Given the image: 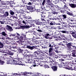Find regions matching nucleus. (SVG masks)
<instances>
[{"label": "nucleus", "instance_id": "1", "mask_svg": "<svg viewBox=\"0 0 76 76\" xmlns=\"http://www.w3.org/2000/svg\"><path fill=\"white\" fill-rule=\"evenodd\" d=\"M18 62L17 61V60H13V59L10 60L9 59L7 61V64H15V65H16V64H19V65H22V66H23V64H19L18 63Z\"/></svg>", "mask_w": 76, "mask_h": 76}, {"label": "nucleus", "instance_id": "2", "mask_svg": "<svg viewBox=\"0 0 76 76\" xmlns=\"http://www.w3.org/2000/svg\"><path fill=\"white\" fill-rule=\"evenodd\" d=\"M65 58H66V60H71L72 59V57H70V54L69 53L68 54H67L66 55H65Z\"/></svg>", "mask_w": 76, "mask_h": 76}, {"label": "nucleus", "instance_id": "3", "mask_svg": "<svg viewBox=\"0 0 76 76\" xmlns=\"http://www.w3.org/2000/svg\"><path fill=\"white\" fill-rule=\"evenodd\" d=\"M6 28L8 30V31H13L12 28L11 26H8V25L7 26Z\"/></svg>", "mask_w": 76, "mask_h": 76}, {"label": "nucleus", "instance_id": "4", "mask_svg": "<svg viewBox=\"0 0 76 76\" xmlns=\"http://www.w3.org/2000/svg\"><path fill=\"white\" fill-rule=\"evenodd\" d=\"M16 60H17V61H18V63H23V60L22 58H16Z\"/></svg>", "mask_w": 76, "mask_h": 76}, {"label": "nucleus", "instance_id": "5", "mask_svg": "<svg viewBox=\"0 0 76 76\" xmlns=\"http://www.w3.org/2000/svg\"><path fill=\"white\" fill-rule=\"evenodd\" d=\"M26 48H29V49H30L31 50H34V49L35 48V47L34 46L31 47L30 46H28L26 47Z\"/></svg>", "mask_w": 76, "mask_h": 76}, {"label": "nucleus", "instance_id": "6", "mask_svg": "<svg viewBox=\"0 0 76 76\" xmlns=\"http://www.w3.org/2000/svg\"><path fill=\"white\" fill-rule=\"evenodd\" d=\"M8 52H4L6 53H7L8 55H10V56H13V53L12 52H10V51H9V50H7Z\"/></svg>", "mask_w": 76, "mask_h": 76}, {"label": "nucleus", "instance_id": "7", "mask_svg": "<svg viewBox=\"0 0 76 76\" xmlns=\"http://www.w3.org/2000/svg\"><path fill=\"white\" fill-rule=\"evenodd\" d=\"M26 74H28L29 75H35V74L34 73H34H33L32 72H26L23 73V75L24 76H27V75H26ZM35 75H36V74Z\"/></svg>", "mask_w": 76, "mask_h": 76}, {"label": "nucleus", "instance_id": "8", "mask_svg": "<svg viewBox=\"0 0 76 76\" xmlns=\"http://www.w3.org/2000/svg\"><path fill=\"white\" fill-rule=\"evenodd\" d=\"M69 5L71 7H72V8H75L76 7V4H69Z\"/></svg>", "mask_w": 76, "mask_h": 76}, {"label": "nucleus", "instance_id": "9", "mask_svg": "<svg viewBox=\"0 0 76 76\" xmlns=\"http://www.w3.org/2000/svg\"><path fill=\"white\" fill-rule=\"evenodd\" d=\"M8 53L7 52V50H5V51L4 50L3 52V56H7V53Z\"/></svg>", "mask_w": 76, "mask_h": 76}, {"label": "nucleus", "instance_id": "10", "mask_svg": "<svg viewBox=\"0 0 76 76\" xmlns=\"http://www.w3.org/2000/svg\"><path fill=\"white\" fill-rule=\"evenodd\" d=\"M71 46H72V44L70 43H69L68 44H67V47L69 48V49H71Z\"/></svg>", "mask_w": 76, "mask_h": 76}, {"label": "nucleus", "instance_id": "11", "mask_svg": "<svg viewBox=\"0 0 76 76\" xmlns=\"http://www.w3.org/2000/svg\"><path fill=\"white\" fill-rule=\"evenodd\" d=\"M16 34H17V36H16V38H17L19 40H20V34L17 33H16Z\"/></svg>", "mask_w": 76, "mask_h": 76}, {"label": "nucleus", "instance_id": "12", "mask_svg": "<svg viewBox=\"0 0 76 76\" xmlns=\"http://www.w3.org/2000/svg\"><path fill=\"white\" fill-rule=\"evenodd\" d=\"M64 67L66 69H69V65H68V64H66L63 65Z\"/></svg>", "mask_w": 76, "mask_h": 76}, {"label": "nucleus", "instance_id": "13", "mask_svg": "<svg viewBox=\"0 0 76 76\" xmlns=\"http://www.w3.org/2000/svg\"><path fill=\"white\" fill-rule=\"evenodd\" d=\"M52 69L53 71H57V67L56 66H53L52 67Z\"/></svg>", "mask_w": 76, "mask_h": 76}, {"label": "nucleus", "instance_id": "14", "mask_svg": "<svg viewBox=\"0 0 76 76\" xmlns=\"http://www.w3.org/2000/svg\"><path fill=\"white\" fill-rule=\"evenodd\" d=\"M7 36L2 37L1 38H0V39H1L3 40H4V39H7Z\"/></svg>", "mask_w": 76, "mask_h": 76}, {"label": "nucleus", "instance_id": "15", "mask_svg": "<svg viewBox=\"0 0 76 76\" xmlns=\"http://www.w3.org/2000/svg\"><path fill=\"white\" fill-rule=\"evenodd\" d=\"M1 34L2 36H6H6H7V35L6 34V33L4 31L3 32H2L1 33Z\"/></svg>", "mask_w": 76, "mask_h": 76}, {"label": "nucleus", "instance_id": "16", "mask_svg": "<svg viewBox=\"0 0 76 76\" xmlns=\"http://www.w3.org/2000/svg\"><path fill=\"white\" fill-rule=\"evenodd\" d=\"M51 34H45V38H46V39H48V37L49 36H50Z\"/></svg>", "mask_w": 76, "mask_h": 76}, {"label": "nucleus", "instance_id": "17", "mask_svg": "<svg viewBox=\"0 0 76 76\" xmlns=\"http://www.w3.org/2000/svg\"><path fill=\"white\" fill-rule=\"evenodd\" d=\"M10 15H12V16H13V15H14L15 14V12H13V11L12 10H10Z\"/></svg>", "mask_w": 76, "mask_h": 76}, {"label": "nucleus", "instance_id": "18", "mask_svg": "<svg viewBox=\"0 0 76 76\" xmlns=\"http://www.w3.org/2000/svg\"><path fill=\"white\" fill-rule=\"evenodd\" d=\"M42 24V26H43V28H45L47 26V23H43Z\"/></svg>", "mask_w": 76, "mask_h": 76}, {"label": "nucleus", "instance_id": "19", "mask_svg": "<svg viewBox=\"0 0 76 76\" xmlns=\"http://www.w3.org/2000/svg\"><path fill=\"white\" fill-rule=\"evenodd\" d=\"M72 56L73 57H76V52H72Z\"/></svg>", "mask_w": 76, "mask_h": 76}, {"label": "nucleus", "instance_id": "20", "mask_svg": "<svg viewBox=\"0 0 76 76\" xmlns=\"http://www.w3.org/2000/svg\"><path fill=\"white\" fill-rule=\"evenodd\" d=\"M32 59H28V63H30V64L32 63Z\"/></svg>", "mask_w": 76, "mask_h": 76}, {"label": "nucleus", "instance_id": "21", "mask_svg": "<svg viewBox=\"0 0 76 76\" xmlns=\"http://www.w3.org/2000/svg\"><path fill=\"white\" fill-rule=\"evenodd\" d=\"M66 13L67 14H68V15H70V16H73V14L72 13H70V12H68V11H67Z\"/></svg>", "mask_w": 76, "mask_h": 76}, {"label": "nucleus", "instance_id": "22", "mask_svg": "<svg viewBox=\"0 0 76 76\" xmlns=\"http://www.w3.org/2000/svg\"><path fill=\"white\" fill-rule=\"evenodd\" d=\"M4 61L0 60V64L1 65H3V64H4Z\"/></svg>", "mask_w": 76, "mask_h": 76}, {"label": "nucleus", "instance_id": "23", "mask_svg": "<svg viewBox=\"0 0 76 76\" xmlns=\"http://www.w3.org/2000/svg\"><path fill=\"white\" fill-rule=\"evenodd\" d=\"M53 48H49V53H52V52H53Z\"/></svg>", "mask_w": 76, "mask_h": 76}, {"label": "nucleus", "instance_id": "24", "mask_svg": "<svg viewBox=\"0 0 76 76\" xmlns=\"http://www.w3.org/2000/svg\"><path fill=\"white\" fill-rule=\"evenodd\" d=\"M3 48V44L1 42H0V48Z\"/></svg>", "mask_w": 76, "mask_h": 76}, {"label": "nucleus", "instance_id": "25", "mask_svg": "<svg viewBox=\"0 0 76 76\" xmlns=\"http://www.w3.org/2000/svg\"><path fill=\"white\" fill-rule=\"evenodd\" d=\"M72 49V48H71V49H69V50H70V51L71 52H73V53H74V52H75V51H76V50L75 49Z\"/></svg>", "mask_w": 76, "mask_h": 76}, {"label": "nucleus", "instance_id": "26", "mask_svg": "<svg viewBox=\"0 0 76 76\" xmlns=\"http://www.w3.org/2000/svg\"><path fill=\"white\" fill-rule=\"evenodd\" d=\"M4 15L6 16H9V13H8V12H5Z\"/></svg>", "mask_w": 76, "mask_h": 76}, {"label": "nucleus", "instance_id": "27", "mask_svg": "<svg viewBox=\"0 0 76 76\" xmlns=\"http://www.w3.org/2000/svg\"><path fill=\"white\" fill-rule=\"evenodd\" d=\"M50 25H54L55 24V22L53 21H52L50 23Z\"/></svg>", "mask_w": 76, "mask_h": 76}, {"label": "nucleus", "instance_id": "28", "mask_svg": "<svg viewBox=\"0 0 76 76\" xmlns=\"http://www.w3.org/2000/svg\"><path fill=\"white\" fill-rule=\"evenodd\" d=\"M60 34V31H57L56 32V35H58V34Z\"/></svg>", "mask_w": 76, "mask_h": 76}, {"label": "nucleus", "instance_id": "29", "mask_svg": "<svg viewBox=\"0 0 76 76\" xmlns=\"http://www.w3.org/2000/svg\"><path fill=\"white\" fill-rule=\"evenodd\" d=\"M44 67H45V69H46V68H47L48 67V68H49V67L47 65H44Z\"/></svg>", "mask_w": 76, "mask_h": 76}, {"label": "nucleus", "instance_id": "30", "mask_svg": "<svg viewBox=\"0 0 76 76\" xmlns=\"http://www.w3.org/2000/svg\"><path fill=\"white\" fill-rule=\"evenodd\" d=\"M36 25H40L41 24V22L37 21L36 23Z\"/></svg>", "mask_w": 76, "mask_h": 76}, {"label": "nucleus", "instance_id": "31", "mask_svg": "<svg viewBox=\"0 0 76 76\" xmlns=\"http://www.w3.org/2000/svg\"><path fill=\"white\" fill-rule=\"evenodd\" d=\"M24 27L25 29H27V28H29V27L28 26H24Z\"/></svg>", "mask_w": 76, "mask_h": 76}, {"label": "nucleus", "instance_id": "32", "mask_svg": "<svg viewBox=\"0 0 76 76\" xmlns=\"http://www.w3.org/2000/svg\"><path fill=\"white\" fill-rule=\"evenodd\" d=\"M71 33L72 34V35H74L75 34H76V32H75L73 31H71Z\"/></svg>", "mask_w": 76, "mask_h": 76}, {"label": "nucleus", "instance_id": "33", "mask_svg": "<svg viewBox=\"0 0 76 76\" xmlns=\"http://www.w3.org/2000/svg\"><path fill=\"white\" fill-rule=\"evenodd\" d=\"M55 49H57V50H61V49H60V47H56L55 48Z\"/></svg>", "mask_w": 76, "mask_h": 76}, {"label": "nucleus", "instance_id": "34", "mask_svg": "<svg viewBox=\"0 0 76 76\" xmlns=\"http://www.w3.org/2000/svg\"><path fill=\"white\" fill-rule=\"evenodd\" d=\"M72 36L74 38H76V34H72Z\"/></svg>", "mask_w": 76, "mask_h": 76}, {"label": "nucleus", "instance_id": "35", "mask_svg": "<svg viewBox=\"0 0 76 76\" xmlns=\"http://www.w3.org/2000/svg\"><path fill=\"white\" fill-rule=\"evenodd\" d=\"M27 43L29 44L30 43V40L29 39H27Z\"/></svg>", "mask_w": 76, "mask_h": 76}, {"label": "nucleus", "instance_id": "36", "mask_svg": "<svg viewBox=\"0 0 76 76\" xmlns=\"http://www.w3.org/2000/svg\"><path fill=\"white\" fill-rule=\"evenodd\" d=\"M45 2V0H44L42 3V6H44V5Z\"/></svg>", "mask_w": 76, "mask_h": 76}, {"label": "nucleus", "instance_id": "37", "mask_svg": "<svg viewBox=\"0 0 76 76\" xmlns=\"http://www.w3.org/2000/svg\"><path fill=\"white\" fill-rule=\"evenodd\" d=\"M60 50V49H59V50L56 49L55 50V52L57 53H58L59 52V51H58V50Z\"/></svg>", "mask_w": 76, "mask_h": 76}, {"label": "nucleus", "instance_id": "38", "mask_svg": "<svg viewBox=\"0 0 76 76\" xmlns=\"http://www.w3.org/2000/svg\"><path fill=\"white\" fill-rule=\"evenodd\" d=\"M63 16L64 17V19H66V15H63Z\"/></svg>", "mask_w": 76, "mask_h": 76}, {"label": "nucleus", "instance_id": "39", "mask_svg": "<svg viewBox=\"0 0 76 76\" xmlns=\"http://www.w3.org/2000/svg\"><path fill=\"white\" fill-rule=\"evenodd\" d=\"M26 53H29V52L28 51V50H26L25 51V52H24V54H26Z\"/></svg>", "mask_w": 76, "mask_h": 76}, {"label": "nucleus", "instance_id": "40", "mask_svg": "<svg viewBox=\"0 0 76 76\" xmlns=\"http://www.w3.org/2000/svg\"><path fill=\"white\" fill-rule=\"evenodd\" d=\"M20 38L21 40H23V37L22 36H21L20 37Z\"/></svg>", "mask_w": 76, "mask_h": 76}, {"label": "nucleus", "instance_id": "41", "mask_svg": "<svg viewBox=\"0 0 76 76\" xmlns=\"http://www.w3.org/2000/svg\"><path fill=\"white\" fill-rule=\"evenodd\" d=\"M61 32H62V33H66V31H61Z\"/></svg>", "mask_w": 76, "mask_h": 76}, {"label": "nucleus", "instance_id": "42", "mask_svg": "<svg viewBox=\"0 0 76 76\" xmlns=\"http://www.w3.org/2000/svg\"><path fill=\"white\" fill-rule=\"evenodd\" d=\"M57 20H59V21H60L61 20V18H57Z\"/></svg>", "mask_w": 76, "mask_h": 76}, {"label": "nucleus", "instance_id": "43", "mask_svg": "<svg viewBox=\"0 0 76 76\" xmlns=\"http://www.w3.org/2000/svg\"><path fill=\"white\" fill-rule=\"evenodd\" d=\"M0 23H1V24H4V23L3 21H1L0 20Z\"/></svg>", "mask_w": 76, "mask_h": 76}, {"label": "nucleus", "instance_id": "44", "mask_svg": "<svg viewBox=\"0 0 76 76\" xmlns=\"http://www.w3.org/2000/svg\"><path fill=\"white\" fill-rule=\"evenodd\" d=\"M23 23H24V24H25V25H26V23H27V22H25V21L23 20Z\"/></svg>", "mask_w": 76, "mask_h": 76}, {"label": "nucleus", "instance_id": "45", "mask_svg": "<svg viewBox=\"0 0 76 76\" xmlns=\"http://www.w3.org/2000/svg\"><path fill=\"white\" fill-rule=\"evenodd\" d=\"M37 31L38 32H42V31L41 30V29L37 30Z\"/></svg>", "mask_w": 76, "mask_h": 76}, {"label": "nucleus", "instance_id": "46", "mask_svg": "<svg viewBox=\"0 0 76 76\" xmlns=\"http://www.w3.org/2000/svg\"><path fill=\"white\" fill-rule=\"evenodd\" d=\"M45 15H44V14H42V17L43 18H44L45 16Z\"/></svg>", "mask_w": 76, "mask_h": 76}, {"label": "nucleus", "instance_id": "47", "mask_svg": "<svg viewBox=\"0 0 76 76\" xmlns=\"http://www.w3.org/2000/svg\"><path fill=\"white\" fill-rule=\"evenodd\" d=\"M64 9H66L67 7V6H66V5H65L64 6Z\"/></svg>", "mask_w": 76, "mask_h": 76}, {"label": "nucleus", "instance_id": "48", "mask_svg": "<svg viewBox=\"0 0 76 76\" xmlns=\"http://www.w3.org/2000/svg\"><path fill=\"white\" fill-rule=\"evenodd\" d=\"M1 5H2V4H4V3L3 1H1Z\"/></svg>", "mask_w": 76, "mask_h": 76}, {"label": "nucleus", "instance_id": "49", "mask_svg": "<svg viewBox=\"0 0 76 76\" xmlns=\"http://www.w3.org/2000/svg\"><path fill=\"white\" fill-rule=\"evenodd\" d=\"M49 47H52L53 46H51V44H50L48 46Z\"/></svg>", "mask_w": 76, "mask_h": 76}, {"label": "nucleus", "instance_id": "50", "mask_svg": "<svg viewBox=\"0 0 76 76\" xmlns=\"http://www.w3.org/2000/svg\"><path fill=\"white\" fill-rule=\"evenodd\" d=\"M42 19V21H44V22L45 21V20H44V19L43 18H41Z\"/></svg>", "mask_w": 76, "mask_h": 76}, {"label": "nucleus", "instance_id": "51", "mask_svg": "<svg viewBox=\"0 0 76 76\" xmlns=\"http://www.w3.org/2000/svg\"><path fill=\"white\" fill-rule=\"evenodd\" d=\"M16 34H14L12 35V36H16ZM11 36H12V35H10V37H11Z\"/></svg>", "mask_w": 76, "mask_h": 76}, {"label": "nucleus", "instance_id": "52", "mask_svg": "<svg viewBox=\"0 0 76 76\" xmlns=\"http://www.w3.org/2000/svg\"><path fill=\"white\" fill-rule=\"evenodd\" d=\"M21 35H23V37H26V35H25L24 34H21Z\"/></svg>", "mask_w": 76, "mask_h": 76}, {"label": "nucleus", "instance_id": "53", "mask_svg": "<svg viewBox=\"0 0 76 76\" xmlns=\"http://www.w3.org/2000/svg\"><path fill=\"white\" fill-rule=\"evenodd\" d=\"M47 2L48 3H50V0H48Z\"/></svg>", "mask_w": 76, "mask_h": 76}, {"label": "nucleus", "instance_id": "54", "mask_svg": "<svg viewBox=\"0 0 76 76\" xmlns=\"http://www.w3.org/2000/svg\"><path fill=\"white\" fill-rule=\"evenodd\" d=\"M28 4V5H30V6H31V5H32V3H31V2H29V3Z\"/></svg>", "mask_w": 76, "mask_h": 76}, {"label": "nucleus", "instance_id": "55", "mask_svg": "<svg viewBox=\"0 0 76 76\" xmlns=\"http://www.w3.org/2000/svg\"><path fill=\"white\" fill-rule=\"evenodd\" d=\"M73 63L74 64H76V60L73 62Z\"/></svg>", "mask_w": 76, "mask_h": 76}, {"label": "nucleus", "instance_id": "56", "mask_svg": "<svg viewBox=\"0 0 76 76\" xmlns=\"http://www.w3.org/2000/svg\"><path fill=\"white\" fill-rule=\"evenodd\" d=\"M59 45H63V46H64V44H63L62 43H60Z\"/></svg>", "mask_w": 76, "mask_h": 76}, {"label": "nucleus", "instance_id": "57", "mask_svg": "<svg viewBox=\"0 0 76 76\" xmlns=\"http://www.w3.org/2000/svg\"><path fill=\"white\" fill-rule=\"evenodd\" d=\"M66 0H62V1H63V2H64V3L65 4V3H64V2L66 1Z\"/></svg>", "mask_w": 76, "mask_h": 76}, {"label": "nucleus", "instance_id": "58", "mask_svg": "<svg viewBox=\"0 0 76 76\" xmlns=\"http://www.w3.org/2000/svg\"><path fill=\"white\" fill-rule=\"evenodd\" d=\"M28 19H31V17L29 16H28Z\"/></svg>", "mask_w": 76, "mask_h": 76}, {"label": "nucleus", "instance_id": "59", "mask_svg": "<svg viewBox=\"0 0 76 76\" xmlns=\"http://www.w3.org/2000/svg\"><path fill=\"white\" fill-rule=\"evenodd\" d=\"M38 53V51H35L34 53Z\"/></svg>", "mask_w": 76, "mask_h": 76}, {"label": "nucleus", "instance_id": "60", "mask_svg": "<svg viewBox=\"0 0 76 76\" xmlns=\"http://www.w3.org/2000/svg\"><path fill=\"white\" fill-rule=\"evenodd\" d=\"M74 69L75 70H76V67H74Z\"/></svg>", "mask_w": 76, "mask_h": 76}, {"label": "nucleus", "instance_id": "61", "mask_svg": "<svg viewBox=\"0 0 76 76\" xmlns=\"http://www.w3.org/2000/svg\"><path fill=\"white\" fill-rule=\"evenodd\" d=\"M66 75H60L59 76H66Z\"/></svg>", "mask_w": 76, "mask_h": 76}, {"label": "nucleus", "instance_id": "62", "mask_svg": "<svg viewBox=\"0 0 76 76\" xmlns=\"http://www.w3.org/2000/svg\"><path fill=\"white\" fill-rule=\"evenodd\" d=\"M73 48H75V46H73L72 45V46H71Z\"/></svg>", "mask_w": 76, "mask_h": 76}, {"label": "nucleus", "instance_id": "63", "mask_svg": "<svg viewBox=\"0 0 76 76\" xmlns=\"http://www.w3.org/2000/svg\"><path fill=\"white\" fill-rule=\"evenodd\" d=\"M34 54H35V55H37V54H38V53H34Z\"/></svg>", "mask_w": 76, "mask_h": 76}, {"label": "nucleus", "instance_id": "64", "mask_svg": "<svg viewBox=\"0 0 76 76\" xmlns=\"http://www.w3.org/2000/svg\"><path fill=\"white\" fill-rule=\"evenodd\" d=\"M61 56H65V55H64V54H62L61 55Z\"/></svg>", "mask_w": 76, "mask_h": 76}]
</instances>
